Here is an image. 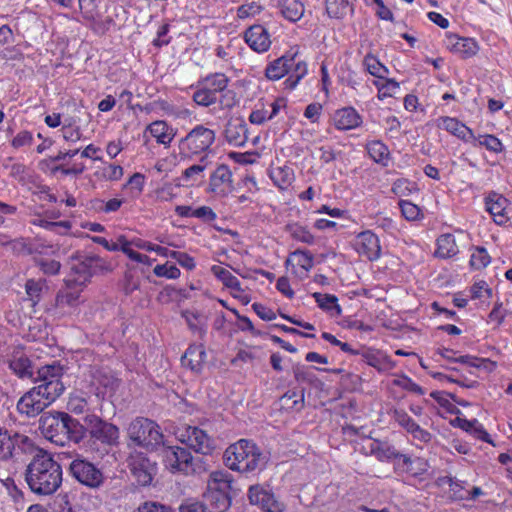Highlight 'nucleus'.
I'll return each instance as SVG.
<instances>
[{
    "mask_svg": "<svg viewBox=\"0 0 512 512\" xmlns=\"http://www.w3.org/2000/svg\"><path fill=\"white\" fill-rule=\"evenodd\" d=\"M281 401L288 408H296L300 409L303 407L304 403V393L301 392L300 395L296 391H287L282 397Z\"/></svg>",
    "mask_w": 512,
    "mask_h": 512,
    "instance_id": "nucleus-49",
    "label": "nucleus"
},
{
    "mask_svg": "<svg viewBox=\"0 0 512 512\" xmlns=\"http://www.w3.org/2000/svg\"><path fill=\"white\" fill-rule=\"evenodd\" d=\"M333 124L338 130H351L362 124V117L353 107L338 109L333 114Z\"/></svg>",
    "mask_w": 512,
    "mask_h": 512,
    "instance_id": "nucleus-22",
    "label": "nucleus"
},
{
    "mask_svg": "<svg viewBox=\"0 0 512 512\" xmlns=\"http://www.w3.org/2000/svg\"><path fill=\"white\" fill-rule=\"evenodd\" d=\"M473 145L484 146L487 150L494 153H500L503 151L502 142L496 136L491 134L481 135L478 138L476 137V141L473 142Z\"/></svg>",
    "mask_w": 512,
    "mask_h": 512,
    "instance_id": "nucleus-42",
    "label": "nucleus"
},
{
    "mask_svg": "<svg viewBox=\"0 0 512 512\" xmlns=\"http://www.w3.org/2000/svg\"><path fill=\"white\" fill-rule=\"evenodd\" d=\"M292 256L296 258L297 265L303 268L306 272L312 269L314 262L313 255L310 252L298 249L292 253Z\"/></svg>",
    "mask_w": 512,
    "mask_h": 512,
    "instance_id": "nucleus-51",
    "label": "nucleus"
},
{
    "mask_svg": "<svg viewBox=\"0 0 512 512\" xmlns=\"http://www.w3.org/2000/svg\"><path fill=\"white\" fill-rule=\"evenodd\" d=\"M229 158L233 159L235 162L240 164H252L256 161L258 155L256 153H239V152H229Z\"/></svg>",
    "mask_w": 512,
    "mask_h": 512,
    "instance_id": "nucleus-58",
    "label": "nucleus"
},
{
    "mask_svg": "<svg viewBox=\"0 0 512 512\" xmlns=\"http://www.w3.org/2000/svg\"><path fill=\"white\" fill-rule=\"evenodd\" d=\"M226 288H229L231 295L239 299L243 304H247L250 301L248 294L241 289L239 280L228 272H226Z\"/></svg>",
    "mask_w": 512,
    "mask_h": 512,
    "instance_id": "nucleus-41",
    "label": "nucleus"
},
{
    "mask_svg": "<svg viewBox=\"0 0 512 512\" xmlns=\"http://www.w3.org/2000/svg\"><path fill=\"white\" fill-rule=\"evenodd\" d=\"M62 136L66 142L76 143L82 137L79 127H72L71 125H64L61 129Z\"/></svg>",
    "mask_w": 512,
    "mask_h": 512,
    "instance_id": "nucleus-57",
    "label": "nucleus"
},
{
    "mask_svg": "<svg viewBox=\"0 0 512 512\" xmlns=\"http://www.w3.org/2000/svg\"><path fill=\"white\" fill-rule=\"evenodd\" d=\"M490 261L491 259L487 250L484 247H476L471 255L470 265L474 269L479 270L485 268L490 263Z\"/></svg>",
    "mask_w": 512,
    "mask_h": 512,
    "instance_id": "nucleus-45",
    "label": "nucleus"
},
{
    "mask_svg": "<svg viewBox=\"0 0 512 512\" xmlns=\"http://www.w3.org/2000/svg\"><path fill=\"white\" fill-rule=\"evenodd\" d=\"M363 65L366 71L374 77L385 79L386 74H388V69L371 54L364 57Z\"/></svg>",
    "mask_w": 512,
    "mask_h": 512,
    "instance_id": "nucleus-37",
    "label": "nucleus"
},
{
    "mask_svg": "<svg viewBox=\"0 0 512 512\" xmlns=\"http://www.w3.org/2000/svg\"><path fill=\"white\" fill-rule=\"evenodd\" d=\"M374 84L378 89V98L380 100L393 97L399 89V84L393 79H385L382 82L375 81Z\"/></svg>",
    "mask_w": 512,
    "mask_h": 512,
    "instance_id": "nucleus-44",
    "label": "nucleus"
},
{
    "mask_svg": "<svg viewBox=\"0 0 512 512\" xmlns=\"http://www.w3.org/2000/svg\"><path fill=\"white\" fill-rule=\"evenodd\" d=\"M363 360L371 367H374L378 370H383V364L387 362L385 356H383L379 351H366L362 354Z\"/></svg>",
    "mask_w": 512,
    "mask_h": 512,
    "instance_id": "nucleus-47",
    "label": "nucleus"
},
{
    "mask_svg": "<svg viewBox=\"0 0 512 512\" xmlns=\"http://www.w3.org/2000/svg\"><path fill=\"white\" fill-rule=\"evenodd\" d=\"M64 412L49 411L41 415L39 429L44 437L57 445H64Z\"/></svg>",
    "mask_w": 512,
    "mask_h": 512,
    "instance_id": "nucleus-14",
    "label": "nucleus"
},
{
    "mask_svg": "<svg viewBox=\"0 0 512 512\" xmlns=\"http://www.w3.org/2000/svg\"><path fill=\"white\" fill-rule=\"evenodd\" d=\"M9 368L19 378H32L33 377V366L27 355L21 350H14L7 359Z\"/></svg>",
    "mask_w": 512,
    "mask_h": 512,
    "instance_id": "nucleus-25",
    "label": "nucleus"
},
{
    "mask_svg": "<svg viewBox=\"0 0 512 512\" xmlns=\"http://www.w3.org/2000/svg\"><path fill=\"white\" fill-rule=\"evenodd\" d=\"M485 204L487 211L493 216L496 224L504 225L508 222L509 217L507 216L506 209L509 202L504 196L491 192L485 198Z\"/></svg>",
    "mask_w": 512,
    "mask_h": 512,
    "instance_id": "nucleus-20",
    "label": "nucleus"
},
{
    "mask_svg": "<svg viewBox=\"0 0 512 512\" xmlns=\"http://www.w3.org/2000/svg\"><path fill=\"white\" fill-rule=\"evenodd\" d=\"M395 421L403 427L408 433H410L418 425L405 411L395 410L394 412Z\"/></svg>",
    "mask_w": 512,
    "mask_h": 512,
    "instance_id": "nucleus-53",
    "label": "nucleus"
},
{
    "mask_svg": "<svg viewBox=\"0 0 512 512\" xmlns=\"http://www.w3.org/2000/svg\"><path fill=\"white\" fill-rule=\"evenodd\" d=\"M33 137L32 134L28 131L19 132L12 140V146L14 148H21L24 146H28L32 143Z\"/></svg>",
    "mask_w": 512,
    "mask_h": 512,
    "instance_id": "nucleus-61",
    "label": "nucleus"
},
{
    "mask_svg": "<svg viewBox=\"0 0 512 512\" xmlns=\"http://www.w3.org/2000/svg\"><path fill=\"white\" fill-rule=\"evenodd\" d=\"M285 231L289 233V235L297 241L312 244L314 242V236L307 230V228L297 224L290 223L285 226Z\"/></svg>",
    "mask_w": 512,
    "mask_h": 512,
    "instance_id": "nucleus-38",
    "label": "nucleus"
},
{
    "mask_svg": "<svg viewBox=\"0 0 512 512\" xmlns=\"http://www.w3.org/2000/svg\"><path fill=\"white\" fill-rule=\"evenodd\" d=\"M31 447L28 436L0 427V464L12 459L17 449L27 451Z\"/></svg>",
    "mask_w": 512,
    "mask_h": 512,
    "instance_id": "nucleus-8",
    "label": "nucleus"
},
{
    "mask_svg": "<svg viewBox=\"0 0 512 512\" xmlns=\"http://www.w3.org/2000/svg\"><path fill=\"white\" fill-rule=\"evenodd\" d=\"M296 52L292 55H283L282 57L272 61L265 70V75L269 80H279L288 72L292 67L295 60Z\"/></svg>",
    "mask_w": 512,
    "mask_h": 512,
    "instance_id": "nucleus-26",
    "label": "nucleus"
},
{
    "mask_svg": "<svg viewBox=\"0 0 512 512\" xmlns=\"http://www.w3.org/2000/svg\"><path fill=\"white\" fill-rule=\"evenodd\" d=\"M153 272L156 276L165 277L167 279H177L180 276V270L175 265L168 262L155 266Z\"/></svg>",
    "mask_w": 512,
    "mask_h": 512,
    "instance_id": "nucleus-48",
    "label": "nucleus"
},
{
    "mask_svg": "<svg viewBox=\"0 0 512 512\" xmlns=\"http://www.w3.org/2000/svg\"><path fill=\"white\" fill-rule=\"evenodd\" d=\"M264 456L254 444L239 440L226 449V467L239 472H250L265 466Z\"/></svg>",
    "mask_w": 512,
    "mask_h": 512,
    "instance_id": "nucleus-2",
    "label": "nucleus"
},
{
    "mask_svg": "<svg viewBox=\"0 0 512 512\" xmlns=\"http://www.w3.org/2000/svg\"><path fill=\"white\" fill-rule=\"evenodd\" d=\"M276 288L279 292L285 295L287 298L292 299L294 297V291L290 287V283L287 277H280L277 280Z\"/></svg>",
    "mask_w": 512,
    "mask_h": 512,
    "instance_id": "nucleus-64",
    "label": "nucleus"
},
{
    "mask_svg": "<svg viewBox=\"0 0 512 512\" xmlns=\"http://www.w3.org/2000/svg\"><path fill=\"white\" fill-rule=\"evenodd\" d=\"M179 440L201 454H210L215 448L214 440L202 429L188 426L179 433Z\"/></svg>",
    "mask_w": 512,
    "mask_h": 512,
    "instance_id": "nucleus-13",
    "label": "nucleus"
},
{
    "mask_svg": "<svg viewBox=\"0 0 512 512\" xmlns=\"http://www.w3.org/2000/svg\"><path fill=\"white\" fill-rule=\"evenodd\" d=\"M282 15L291 22L300 20L304 14V5L300 0H281Z\"/></svg>",
    "mask_w": 512,
    "mask_h": 512,
    "instance_id": "nucleus-31",
    "label": "nucleus"
},
{
    "mask_svg": "<svg viewBox=\"0 0 512 512\" xmlns=\"http://www.w3.org/2000/svg\"><path fill=\"white\" fill-rule=\"evenodd\" d=\"M63 374V367L59 363L53 362L52 364L42 366L37 370L35 382L38 383V385H36V387L40 388L45 393H49V396L56 400L65 390V386L61 380Z\"/></svg>",
    "mask_w": 512,
    "mask_h": 512,
    "instance_id": "nucleus-5",
    "label": "nucleus"
},
{
    "mask_svg": "<svg viewBox=\"0 0 512 512\" xmlns=\"http://www.w3.org/2000/svg\"><path fill=\"white\" fill-rule=\"evenodd\" d=\"M63 417L64 445L69 441L80 443L86 436L87 425L84 422L80 423L68 413L64 412Z\"/></svg>",
    "mask_w": 512,
    "mask_h": 512,
    "instance_id": "nucleus-24",
    "label": "nucleus"
},
{
    "mask_svg": "<svg viewBox=\"0 0 512 512\" xmlns=\"http://www.w3.org/2000/svg\"><path fill=\"white\" fill-rule=\"evenodd\" d=\"M440 481L442 482V484L449 485L450 491L452 492L453 497L455 499H459V500L467 499L468 496H466L464 489L462 488V486L458 483V481L455 478L446 476V477L441 478Z\"/></svg>",
    "mask_w": 512,
    "mask_h": 512,
    "instance_id": "nucleus-55",
    "label": "nucleus"
},
{
    "mask_svg": "<svg viewBox=\"0 0 512 512\" xmlns=\"http://www.w3.org/2000/svg\"><path fill=\"white\" fill-rule=\"evenodd\" d=\"M78 4L84 18L89 20L95 18L98 8L96 0H78Z\"/></svg>",
    "mask_w": 512,
    "mask_h": 512,
    "instance_id": "nucleus-56",
    "label": "nucleus"
},
{
    "mask_svg": "<svg viewBox=\"0 0 512 512\" xmlns=\"http://www.w3.org/2000/svg\"><path fill=\"white\" fill-rule=\"evenodd\" d=\"M294 377L298 382H307L312 383L313 381V374L301 366H295L293 368Z\"/></svg>",
    "mask_w": 512,
    "mask_h": 512,
    "instance_id": "nucleus-63",
    "label": "nucleus"
},
{
    "mask_svg": "<svg viewBox=\"0 0 512 512\" xmlns=\"http://www.w3.org/2000/svg\"><path fill=\"white\" fill-rule=\"evenodd\" d=\"M206 358V352L202 345H191L181 358L182 365L198 372Z\"/></svg>",
    "mask_w": 512,
    "mask_h": 512,
    "instance_id": "nucleus-27",
    "label": "nucleus"
},
{
    "mask_svg": "<svg viewBox=\"0 0 512 512\" xmlns=\"http://www.w3.org/2000/svg\"><path fill=\"white\" fill-rule=\"evenodd\" d=\"M244 40L257 53L266 52L271 46L269 34H244Z\"/></svg>",
    "mask_w": 512,
    "mask_h": 512,
    "instance_id": "nucleus-34",
    "label": "nucleus"
},
{
    "mask_svg": "<svg viewBox=\"0 0 512 512\" xmlns=\"http://www.w3.org/2000/svg\"><path fill=\"white\" fill-rule=\"evenodd\" d=\"M355 245L357 252L370 261L377 260L381 255L379 239L369 230L358 234Z\"/></svg>",
    "mask_w": 512,
    "mask_h": 512,
    "instance_id": "nucleus-19",
    "label": "nucleus"
},
{
    "mask_svg": "<svg viewBox=\"0 0 512 512\" xmlns=\"http://www.w3.org/2000/svg\"><path fill=\"white\" fill-rule=\"evenodd\" d=\"M132 243H133L134 247H136L138 249H142V250H146V251H154L158 255H161V256L168 255V249L166 247L152 244V243L142 240L140 238L132 239Z\"/></svg>",
    "mask_w": 512,
    "mask_h": 512,
    "instance_id": "nucleus-50",
    "label": "nucleus"
},
{
    "mask_svg": "<svg viewBox=\"0 0 512 512\" xmlns=\"http://www.w3.org/2000/svg\"><path fill=\"white\" fill-rule=\"evenodd\" d=\"M444 44L450 51L464 58L475 55L479 50L478 43L474 38L462 37L460 34H446Z\"/></svg>",
    "mask_w": 512,
    "mask_h": 512,
    "instance_id": "nucleus-18",
    "label": "nucleus"
},
{
    "mask_svg": "<svg viewBox=\"0 0 512 512\" xmlns=\"http://www.w3.org/2000/svg\"><path fill=\"white\" fill-rule=\"evenodd\" d=\"M55 400L36 386L24 393L16 404L17 411L28 418L39 415Z\"/></svg>",
    "mask_w": 512,
    "mask_h": 512,
    "instance_id": "nucleus-6",
    "label": "nucleus"
},
{
    "mask_svg": "<svg viewBox=\"0 0 512 512\" xmlns=\"http://www.w3.org/2000/svg\"><path fill=\"white\" fill-rule=\"evenodd\" d=\"M203 498L208 512H222L224 507V473L222 471L210 474Z\"/></svg>",
    "mask_w": 512,
    "mask_h": 512,
    "instance_id": "nucleus-11",
    "label": "nucleus"
},
{
    "mask_svg": "<svg viewBox=\"0 0 512 512\" xmlns=\"http://www.w3.org/2000/svg\"><path fill=\"white\" fill-rule=\"evenodd\" d=\"M134 512H173L169 507L156 502H145Z\"/></svg>",
    "mask_w": 512,
    "mask_h": 512,
    "instance_id": "nucleus-60",
    "label": "nucleus"
},
{
    "mask_svg": "<svg viewBox=\"0 0 512 512\" xmlns=\"http://www.w3.org/2000/svg\"><path fill=\"white\" fill-rule=\"evenodd\" d=\"M103 176L110 181H117L123 176V168L120 165L110 164L103 169Z\"/></svg>",
    "mask_w": 512,
    "mask_h": 512,
    "instance_id": "nucleus-59",
    "label": "nucleus"
},
{
    "mask_svg": "<svg viewBox=\"0 0 512 512\" xmlns=\"http://www.w3.org/2000/svg\"><path fill=\"white\" fill-rule=\"evenodd\" d=\"M458 253L455 237L452 234H443L437 239L435 255L439 258H450Z\"/></svg>",
    "mask_w": 512,
    "mask_h": 512,
    "instance_id": "nucleus-30",
    "label": "nucleus"
},
{
    "mask_svg": "<svg viewBox=\"0 0 512 512\" xmlns=\"http://www.w3.org/2000/svg\"><path fill=\"white\" fill-rule=\"evenodd\" d=\"M253 309L255 311V313L262 319V320H265V321H271V320H274L276 318V314L275 312L268 308V307H265L264 305L262 304H259V303H254L253 304Z\"/></svg>",
    "mask_w": 512,
    "mask_h": 512,
    "instance_id": "nucleus-62",
    "label": "nucleus"
},
{
    "mask_svg": "<svg viewBox=\"0 0 512 512\" xmlns=\"http://www.w3.org/2000/svg\"><path fill=\"white\" fill-rule=\"evenodd\" d=\"M438 127L446 130L447 132L451 133L452 135L458 137L459 139L465 141V142H475L476 136L474 135L473 131L464 125L463 123L459 122L456 118L451 117H440L438 120Z\"/></svg>",
    "mask_w": 512,
    "mask_h": 512,
    "instance_id": "nucleus-23",
    "label": "nucleus"
},
{
    "mask_svg": "<svg viewBox=\"0 0 512 512\" xmlns=\"http://www.w3.org/2000/svg\"><path fill=\"white\" fill-rule=\"evenodd\" d=\"M223 90L224 75L215 74L203 81L201 87L194 93L193 99L198 105L209 106L217 101H222Z\"/></svg>",
    "mask_w": 512,
    "mask_h": 512,
    "instance_id": "nucleus-10",
    "label": "nucleus"
},
{
    "mask_svg": "<svg viewBox=\"0 0 512 512\" xmlns=\"http://www.w3.org/2000/svg\"><path fill=\"white\" fill-rule=\"evenodd\" d=\"M247 139V127L242 120L236 119L227 124L226 142L234 146H241Z\"/></svg>",
    "mask_w": 512,
    "mask_h": 512,
    "instance_id": "nucleus-28",
    "label": "nucleus"
},
{
    "mask_svg": "<svg viewBox=\"0 0 512 512\" xmlns=\"http://www.w3.org/2000/svg\"><path fill=\"white\" fill-rule=\"evenodd\" d=\"M127 434L136 446L147 450H154L163 444V434L159 425L148 418L137 417L131 421Z\"/></svg>",
    "mask_w": 512,
    "mask_h": 512,
    "instance_id": "nucleus-3",
    "label": "nucleus"
},
{
    "mask_svg": "<svg viewBox=\"0 0 512 512\" xmlns=\"http://www.w3.org/2000/svg\"><path fill=\"white\" fill-rule=\"evenodd\" d=\"M82 288L66 282L55 299V312L60 316L71 315L76 312L79 305L84 302L81 296Z\"/></svg>",
    "mask_w": 512,
    "mask_h": 512,
    "instance_id": "nucleus-12",
    "label": "nucleus"
},
{
    "mask_svg": "<svg viewBox=\"0 0 512 512\" xmlns=\"http://www.w3.org/2000/svg\"><path fill=\"white\" fill-rule=\"evenodd\" d=\"M270 177L279 188L284 189L291 184L293 172L292 169L287 166L276 167L271 170Z\"/></svg>",
    "mask_w": 512,
    "mask_h": 512,
    "instance_id": "nucleus-35",
    "label": "nucleus"
},
{
    "mask_svg": "<svg viewBox=\"0 0 512 512\" xmlns=\"http://www.w3.org/2000/svg\"><path fill=\"white\" fill-rule=\"evenodd\" d=\"M293 68H290L288 72L289 76L285 80V87L292 90L296 87L298 82L307 74V65L305 62L299 61L292 64Z\"/></svg>",
    "mask_w": 512,
    "mask_h": 512,
    "instance_id": "nucleus-36",
    "label": "nucleus"
},
{
    "mask_svg": "<svg viewBox=\"0 0 512 512\" xmlns=\"http://www.w3.org/2000/svg\"><path fill=\"white\" fill-rule=\"evenodd\" d=\"M165 466L171 471L188 473L192 470V455L182 447H166L163 449Z\"/></svg>",
    "mask_w": 512,
    "mask_h": 512,
    "instance_id": "nucleus-17",
    "label": "nucleus"
},
{
    "mask_svg": "<svg viewBox=\"0 0 512 512\" xmlns=\"http://www.w3.org/2000/svg\"><path fill=\"white\" fill-rule=\"evenodd\" d=\"M214 141V132L203 126H197L181 141V150L198 154L206 150Z\"/></svg>",
    "mask_w": 512,
    "mask_h": 512,
    "instance_id": "nucleus-16",
    "label": "nucleus"
},
{
    "mask_svg": "<svg viewBox=\"0 0 512 512\" xmlns=\"http://www.w3.org/2000/svg\"><path fill=\"white\" fill-rule=\"evenodd\" d=\"M263 9V6L257 2H250L241 5L237 9V17L240 19H247L258 15Z\"/></svg>",
    "mask_w": 512,
    "mask_h": 512,
    "instance_id": "nucleus-46",
    "label": "nucleus"
},
{
    "mask_svg": "<svg viewBox=\"0 0 512 512\" xmlns=\"http://www.w3.org/2000/svg\"><path fill=\"white\" fill-rule=\"evenodd\" d=\"M247 498L251 505L263 512H283L284 504L278 500L268 485L254 484L248 488Z\"/></svg>",
    "mask_w": 512,
    "mask_h": 512,
    "instance_id": "nucleus-9",
    "label": "nucleus"
},
{
    "mask_svg": "<svg viewBox=\"0 0 512 512\" xmlns=\"http://www.w3.org/2000/svg\"><path fill=\"white\" fill-rule=\"evenodd\" d=\"M147 130L159 144H163L165 146L170 145L174 137L172 128H170L164 121H155L151 123L147 127Z\"/></svg>",
    "mask_w": 512,
    "mask_h": 512,
    "instance_id": "nucleus-29",
    "label": "nucleus"
},
{
    "mask_svg": "<svg viewBox=\"0 0 512 512\" xmlns=\"http://www.w3.org/2000/svg\"><path fill=\"white\" fill-rule=\"evenodd\" d=\"M90 264L92 276L97 274H107L112 272L114 269L112 262L97 255H90Z\"/></svg>",
    "mask_w": 512,
    "mask_h": 512,
    "instance_id": "nucleus-43",
    "label": "nucleus"
},
{
    "mask_svg": "<svg viewBox=\"0 0 512 512\" xmlns=\"http://www.w3.org/2000/svg\"><path fill=\"white\" fill-rule=\"evenodd\" d=\"M70 269L71 274L66 282L82 288L92 277L90 256L76 258Z\"/></svg>",
    "mask_w": 512,
    "mask_h": 512,
    "instance_id": "nucleus-21",
    "label": "nucleus"
},
{
    "mask_svg": "<svg viewBox=\"0 0 512 512\" xmlns=\"http://www.w3.org/2000/svg\"><path fill=\"white\" fill-rule=\"evenodd\" d=\"M127 462L132 476L139 485L146 486L151 483L156 468L143 453H131Z\"/></svg>",
    "mask_w": 512,
    "mask_h": 512,
    "instance_id": "nucleus-15",
    "label": "nucleus"
},
{
    "mask_svg": "<svg viewBox=\"0 0 512 512\" xmlns=\"http://www.w3.org/2000/svg\"><path fill=\"white\" fill-rule=\"evenodd\" d=\"M367 151L370 157L377 163L388 159L389 150L381 141L375 140L367 144Z\"/></svg>",
    "mask_w": 512,
    "mask_h": 512,
    "instance_id": "nucleus-40",
    "label": "nucleus"
},
{
    "mask_svg": "<svg viewBox=\"0 0 512 512\" xmlns=\"http://www.w3.org/2000/svg\"><path fill=\"white\" fill-rule=\"evenodd\" d=\"M83 422L87 425V433L91 439L100 442L104 446H115L119 443V428L94 413H87L83 417Z\"/></svg>",
    "mask_w": 512,
    "mask_h": 512,
    "instance_id": "nucleus-4",
    "label": "nucleus"
},
{
    "mask_svg": "<svg viewBox=\"0 0 512 512\" xmlns=\"http://www.w3.org/2000/svg\"><path fill=\"white\" fill-rule=\"evenodd\" d=\"M71 475L81 484L97 489L104 483L102 471L93 463L83 459H74L69 466Z\"/></svg>",
    "mask_w": 512,
    "mask_h": 512,
    "instance_id": "nucleus-7",
    "label": "nucleus"
},
{
    "mask_svg": "<svg viewBox=\"0 0 512 512\" xmlns=\"http://www.w3.org/2000/svg\"><path fill=\"white\" fill-rule=\"evenodd\" d=\"M67 408L74 414L91 413L89 409L88 399L81 394H72L69 397Z\"/></svg>",
    "mask_w": 512,
    "mask_h": 512,
    "instance_id": "nucleus-39",
    "label": "nucleus"
},
{
    "mask_svg": "<svg viewBox=\"0 0 512 512\" xmlns=\"http://www.w3.org/2000/svg\"><path fill=\"white\" fill-rule=\"evenodd\" d=\"M25 289L29 299L35 304L40 300L43 283L30 279L26 282Z\"/></svg>",
    "mask_w": 512,
    "mask_h": 512,
    "instance_id": "nucleus-52",
    "label": "nucleus"
},
{
    "mask_svg": "<svg viewBox=\"0 0 512 512\" xmlns=\"http://www.w3.org/2000/svg\"><path fill=\"white\" fill-rule=\"evenodd\" d=\"M25 480L33 493L52 495L62 483L61 465L47 453L36 455L26 468Z\"/></svg>",
    "mask_w": 512,
    "mask_h": 512,
    "instance_id": "nucleus-1",
    "label": "nucleus"
},
{
    "mask_svg": "<svg viewBox=\"0 0 512 512\" xmlns=\"http://www.w3.org/2000/svg\"><path fill=\"white\" fill-rule=\"evenodd\" d=\"M312 297L315 299L319 308L326 312L335 311L336 315H340L342 312L341 307L338 304V299L335 295L331 294H322L319 292H315L312 294Z\"/></svg>",
    "mask_w": 512,
    "mask_h": 512,
    "instance_id": "nucleus-33",
    "label": "nucleus"
},
{
    "mask_svg": "<svg viewBox=\"0 0 512 512\" xmlns=\"http://www.w3.org/2000/svg\"><path fill=\"white\" fill-rule=\"evenodd\" d=\"M402 215L409 221L418 219L420 215V209L417 205L410 201L402 200L399 202Z\"/></svg>",
    "mask_w": 512,
    "mask_h": 512,
    "instance_id": "nucleus-54",
    "label": "nucleus"
},
{
    "mask_svg": "<svg viewBox=\"0 0 512 512\" xmlns=\"http://www.w3.org/2000/svg\"><path fill=\"white\" fill-rule=\"evenodd\" d=\"M326 11L331 18L344 19L352 12L349 0H326Z\"/></svg>",
    "mask_w": 512,
    "mask_h": 512,
    "instance_id": "nucleus-32",
    "label": "nucleus"
}]
</instances>
